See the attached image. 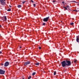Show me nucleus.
<instances>
[{
	"label": "nucleus",
	"mask_w": 79,
	"mask_h": 79,
	"mask_svg": "<svg viewBox=\"0 0 79 79\" xmlns=\"http://www.w3.org/2000/svg\"><path fill=\"white\" fill-rule=\"evenodd\" d=\"M35 65H39V63H35Z\"/></svg>",
	"instance_id": "13"
},
{
	"label": "nucleus",
	"mask_w": 79,
	"mask_h": 79,
	"mask_svg": "<svg viewBox=\"0 0 79 79\" xmlns=\"http://www.w3.org/2000/svg\"><path fill=\"white\" fill-rule=\"evenodd\" d=\"M5 71L0 69V74H5Z\"/></svg>",
	"instance_id": "5"
},
{
	"label": "nucleus",
	"mask_w": 79,
	"mask_h": 79,
	"mask_svg": "<svg viewBox=\"0 0 79 79\" xmlns=\"http://www.w3.org/2000/svg\"><path fill=\"white\" fill-rule=\"evenodd\" d=\"M26 3V1H24L22 2L23 4H24V3Z\"/></svg>",
	"instance_id": "23"
},
{
	"label": "nucleus",
	"mask_w": 79,
	"mask_h": 79,
	"mask_svg": "<svg viewBox=\"0 0 79 79\" xmlns=\"http://www.w3.org/2000/svg\"><path fill=\"white\" fill-rule=\"evenodd\" d=\"M30 63H31V62H30V61L26 62L24 64V66H26L27 65H28V64H29Z\"/></svg>",
	"instance_id": "7"
},
{
	"label": "nucleus",
	"mask_w": 79,
	"mask_h": 79,
	"mask_svg": "<svg viewBox=\"0 0 79 79\" xmlns=\"http://www.w3.org/2000/svg\"><path fill=\"white\" fill-rule=\"evenodd\" d=\"M62 3H63L64 4V2H62Z\"/></svg>",
	"instance_id": "28"
},
{
	"label": "nucleus",
	"mask_w": 79,
	"mask_h": 79,
	"mask_svg": "<svg viewBox=\"0 0 79 79\" xmlns=\"http://www.w3.org/2000/svg\"><path fill=\"white\" fill-rule=\"evenodd\" d=\"M33 6H34V7H35V4H34Z\"/></svg>",
	"instance_id": "25"
},
{
	"label": "nucleus",
	"mask_w": 79,
	"mask_h": 79,
	"mask_svg": "<svg viewBox=\"0 0 79 79\" xmlns=\"http://www.w3.org/2000/svg\"><path fill=\"white\" fill-rule=\"evenodd\" d=\"M63 8H65V10H68V9L67 8V7H66L64 6Z\"/></svg>",
	"instance_id": "15"
},
{
	"label": "nucleus",
	"mask_w": 79,
	"mask_h": 79,
	"mask_svg": "<svg viewBox=\"0 0 79 79\" xmlns=\"http://www.w3.org/2000/svg\"><path fill=\"white\" fill-rule=\"evenodd\" d=\"M49 18H50V17L48 16V17L44 18L43 19V21L44 22H47L48 20V19H49Z\"/></svg>",
	"instance_id": "4"
},
{
	"label": "nucleus",
	"mask_w": 79,
	"mask_h": 79,
	"mask_svg": "<svg viewBox=\"0 0 79 79\" xmlns=\"http://www.w3.org/2000/svg\"><path fill=\"white\" fill-rule=\"evenodd\" d=\"M70 25H73L74 24V23H70Z\"/></svg>",
	"instance_id": "16"
},
{
	"label": "nucleus",
	"mask_w": 79,
	"mask_h": 79,
	"mask_svg": "<svg viewBox=\"0 0 79 79\" xmlns=\"http://www.w3.org/2000/svg\"><path fill=\"white\" fill-rule=\"evenodd\" d=\"M73 11H75L76 12H79V10H74Z\"/></svg>",
	"instance_id": "10"
},
{
	"label": "nucleus",
	"mask_w": 79,
	"mask_h": 79,
	"mask_svg": "<svg viewBox=\"0 0 79 79\" xmlns=\"http://www.w3.org/2000/svg\"><path fill=\"white\" fill-rule=\"evenodd\" d=\"M9 6H10V8H11V6L10 5H9Z\"/></svg>",
	"instance_id": "31"
},
{
	"label": "nucleus",
	"mask_w": 79,
	"mask_h": 79,
	"mask_svg": "<svg viewBox=\"0 0 79 79\" xmlns=\"http://www.w3.org/2000/svg\"><path fill=\"white\" fill-rule=\"evenodd\" d=\"M8 11H11V9H9L7 10Z\"/></svg>",
	"instance_id": "17"
},
{
	"label": "nucleus",
	"mask_w": 79,
	"mask_h": 79,
	"mask_svg": "<svg viewBox=\"0 0 79 79\" xmlns=\"http://www.w3.org/2000/svg\"><path fill=\"white\" fill-rule=\"evenodd\" d=\"M39 49H41V47H39Z\"/></svg>",
	"instance_id": "27"
},
{
	"label": "nucleus",
	"mask_w": 79,
	"mask_h": 79,
	"mask_svg": "<svg viewBox=\"0 0 79 79\" xmlns=\"http://www.w3.org/2000/svg\"><path fill=\"white\" fill-rule=\"evenodd\" d=\"M78 5H79V3L78 4Z\"/></svg>",
	"instance_id": "34"
},
{
	"label": "nucleus",
	"mask_w": 79,
	"mask_h": 79,
	"mask_svg": "<svg viewBox=\"0 0 79 79\" xmlns=\"http://www.w3.org/2000/svg\"><path fill=\"white\" fill-rule=\"evenodd\" d=\"M6 0H0L1 5H6V2H5Z\"/></svg>",
	"instance_id": "2"
},
{
	"label": "nucleus",
	"mask_w": 79,
	"mask_h": 79,
	"mask_svg": "<svg viewBox=\"0 0 79 79\" xmlns=\"http://www.w3.org/2000/svg\"><path fill=\"white\" fill-rule=\"evenodd\" d=\"M42 24H43V26H45V23H43Z\"/></svg>",
	"instance_id": "20"
},
{
	"label": "nucleus",
	"mask_w": 79,
	"mask_h": 79,
	"mask_svg": "<svg viewBox=\"0 0 79 79\" xmlns=\"http://www.w3.org/2000/svg\"><path fill=\"white\" fill-rule=\"evenodd\" d=\"M78 9H79V8H78V9H77V10H78Z\"/></svg>",
	"instance_id": "38"
},
{
	"label": "nucleus",
	"mask_w": 79,
	"mask_h": 79,
	"mask_svg": "<svg viewBox=\"0 0 79 79\" xmlns=\"http://www.w3.org/2000/svg\"><path fill=\"white\" fill-rule=\"evenodd\" d=\"M64 11H66V10H64Z\"/></svg>",
	"instance_id": "36"
},
{
	"label": "nucleus",
	"mask_w": 79,
	"mask_h": 79,
	"mask_svg": "<svg viewBox=\"0 0 79 79\" xmlns=\"http://www.w3.org/2000/svg\"><path fill=\"white\" fill-rule=\"evenodd\" d=\"M31 76H30L28 78V79H31Z\"/></svg>",
	"instance_id": "18"
},
{
	"label": "nucleus",
	"mask_w": 79,
	"mask_h": 79,
	"mask_svg": "<svg viewBox=\"0 0 79 79\" xmlns=\"http://www.w3.org/2000/svg\"><path fill=\"white\" fill-rule=\"evenodd\" d=\"M21 5H19L18 6V7L19 8H21Z\"/></svg>",
	"instance_id": "12"
},
{
	"label": "nucleus",
	"mask_w": 79,
	"mask_h": 79,
	"mask_svg": "<svg viewBox=\"0 0 79 79\" xmlns=\"http://www.w3.org/2000/svg\"><path fill=\"white\" fill-rule=\"evenodd\" d=\"M61 64H62V66L63 67H65V66H66V61H63L61 63Z\"/></svg>",
	"instance_id": "3"
},
{
	"label": "nucleus",
	"mask_w": 79,
	"mask_h": 79,
	"mask_svg": "<svg viewBox=\"0 0 79 79\" xmlns=\"http://www.w3.org/2000/svg\"><path fill=\"white\" fill-rule=\"evenodd\" d=\"M35 74H36V73L35 72H34L32 74V76H34V75H35Z\"/></svg>",
	"instance_id": "11"
},
{
	"label": "nucleus",
	"mask_w": 79,
	"mask_h": 79,
	"mask_svg": "<svg viewBox=\"0 0 79 79\" xmlns=\"http://www.w3.org/2000/svg\"><path fill=\"white\" fill-rule=\"evenodd\" d=\"M2 51H0V54H2Z\"/></svg>",
	"instance_id": "24"
},
{
	"label": "nucleus",
	"mask_w": 79,
	"mask_h": 79,
	"mask_svg": "<svg viewBox=\"0 0 79 79\" xmlns=\"http://www.w3.org/2000/svg\"><path fill=\"white\" fill-rule=\"evenodd\" d=\"M55 2H56L55 1H54L52 2H53V3H55Z\"/></svg>",
	"instance_id": "29"
},
{
	"label": "nucleus",
	"mask_w": 79,
	"mask_h": 79,
	"mask_svg": "<svg viewBox=\"0 0 79 79\" xmlns=\"http://www.w3.org/2000/svg\"><path fill=\"white\" fill-rule=\"evenodd\" d=\"M1 35L0 34V36H1Z\"/></svg>",
	"instance_id": "37"
},
{
	"label": "nucleus",
	"mask_w": 79,
	"mask_h": 79,
	"mask_svg": "<svg viewBox=\"0 0 79 79\" xmlns=\"http://www.w3.org/2000/svg\"><path fill=\"white\" fill-rule=\"evenodd\" d=\"M65 61L66 64V65L67 66H69L71 65V62L70 61L67 60Z\"/></svg>",
	"instance_id": "1"
},
{
	"label": "nucleus",
	"mask_w": 79,
	"mask_h": 79,
	"mask_svg": "<svg viewBox=\"0 0 79 79\" xmlns=\"http://www.w3.org/2000/svg\"><path fill=\"white\" fill-rule=\"evenodd\" d=\"M2 27V25H0V27Z\"/></svg>",
	"instance_id": "32"
},
{
	"label": "nucleus",
	"mask_w": 79,
	"mask_h": 79,
	"mask_svg": "<svg viewBox=\"0 0 79 79\" xmlns=\"http://www.w3.org/2000/svg\"><path fill=\"white\" fill-rule=\"evenodd\" d=\"M73 2H74L75 3H77V2L76 1H73Z\"/></svg>",
	"instance_id": "30"
},
{
	"label": "nucleus",
	"mask_w": 79,
	"mask_h": 79,
	"mask_svg": "<svg viewBox=\"0 0 79 79\" xmlns=\"http://www.w3.org/2000/svg\"><path fill=\"white\" fill-rule=\"evenodd\" d=\"M66 7H67V8H68L69 9V6H67Z\"/></svg>",
	"instance_id": "19"
},
{
	"label": "nucleus",
	"mask_w": 79,
	"mask_h": 79,
	"mask_svg": "<svg viewBox=\"0 0 79 79\" xmlns=\"http://www.w3.org/2000/svg\"><path fill=\"white\" fill-rule=\"evenodd\" d=\"M24 79V78H23V79Z\"/></svg>",
	"instance_id": "35"
},
{
	"label": "nucleus",
	"mask_w": 79,
	"mask_h": 79,
	"mask_svg": "<svg viewBox=\"0 0 79 79\" xmlns=\"http://www.w3.org/2000/svg\"><path fill=\"white\" fill-rule=\"evenodd\" d=\"M1 65L2 66H3V65H4V64L3 63H2L1 64Z\"/></svg>",
	"instance_id": "22"
},
{
	"label": "nucleus",
	"mask_w": 79,
	"mask_h": 79,
	"mask_svg": "<svg viewBox=\"0 0 79 79\" xmlns=\"http://www.w3.org/2000/svg\"><path fill=\"white\" fill-rule=\"evenodd\" d=\"M22 48V47H20V48Z\"/></svg>",
	"instance_id": "33"
},
{
	"label": "nucleus",
	"mask_w": 79,
	"mask_h": 79,
	"mask_svg": "<svg viewBox=\"0 0 79 79\" xmlns=\"http://www.w3.org/2000/svg\"><path fill=\"white\" fill-rule=\"evenodd\" d=\"M9 65V62L8 61L6 62L4 64V66L7 67Z\"/></svg>",
	"instance_id": "6"
},
{
	"label": "nucleus",
	"mask_w": 79,
	"mask_h": 79,
	"mask_svg": "<svg viewBox=\"0 0 79 79\" xmlns=\"http://www.w3.org/2000/svg\"><path fill=\"white\" fill-rule=\"evenodd\" d=\"M56 72L55 71L54 73V75L55 76L56 75Z\"/></svg>",
	"instance_id": "14"
},
{
	"label": "nucleus",
	"mask_w": 79,
	"mask_h": 79,
	"mask_svg": "<svg viewBox=\"0 0 79 79\" xmlns=\"http://www.w3.org/2000/svg\"><path fill=\"white\" fill-rule=\"evenodd\" d=\"M76 61H77V60H75L74 61V63H76Z\"/></svg>",
	"instance_id": "21"
},
{
	"label": "nucleus",
	"mask_w": 79,
	"mask_h": 79,
	"mask_svg": "<svg viewBox=\"0 0 79 79\" xmlns=\"http://www.w3.org/2000/svg\"><path fill=\"white\" fill-rule=\"evenodd\" d=\"M2 20L4 21H6V20H7V19L6 18V16H3L2 18Z\"/></svg>",
	"instance_id": "8"
},
{
	"label": "nucleus",
	"mask_w": 79,
	"mask_h": 79,
	"mask_svg": "<svg viewBox=\"0 0 79 79\" xmlns=\"http://www.w3.org/2000/svg\"><path fill=\"white\" fill-rule=\"evenodd\" d=\"M31 2H32V3H34V1H32V0H31Z\"/></svg>",
	"instance_id": "26"
},
{
	"label": "nucleus",
	"mask_w": 79,
	"mask_h": 79,
	"mask_svg": "<svg viewBox=\"0 0 79 79\" xmlns=\"http://www.w3.org/2000/svg\"><path fill=\"white\" fill-rule=\"evenodd\" d=\"M76 41L77 42L79 43V36H76Z\"/></svg>",
	"instance_id": "9"
}]
</instances>
